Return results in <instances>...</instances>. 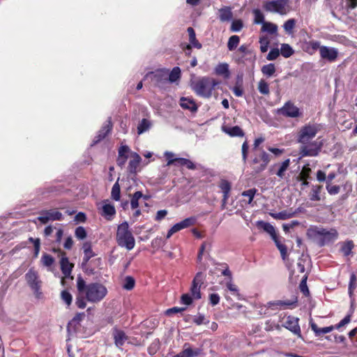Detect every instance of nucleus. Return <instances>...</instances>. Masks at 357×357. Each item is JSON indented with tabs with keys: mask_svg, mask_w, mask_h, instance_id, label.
<instances>
[{
	"mask_svg": "<svg viewBox=\"0 0 357 357\" xmlns=\"http://www.w3.org/2000/svg\"><path fill=\"white\" fill-rule=\"evenodd\" d=\"M86 299L84 296L79 294L76 298L75 304L79 309H84L86 306Z\"/></svg>",
	"mask_w": 357,
	"mask_h": 357,
	"instance_id": "nucleus-60",
	"label": "nucleus"
},
{
	"mask_svg": "<svg viewBox=\"0 0 357 357\" xmlns=\"http://www.w3.org/2000/svg\"><path fill=\"white\" fill-rule=\"evenodd\" d=\"M298 318L289 316L283 326L289 330L294 334L297 335L299 337H301V328L298 324Z\"/></svg>",
	"mask_w": 357,
	"mask_h": 357,
	"instance_id": "nucleus-17",
	"label": "nucleus"
},
{
	"mask_svg": "<svg viewBox=\"0 0 357 357\" xmlns=\"http://www.w3.org/2000/svg\"><path fill=\"white\" fill-rule=\"evenodd\" d=\"M278 29V27L275 24L271 22H266L263 23L261 31L262 32H266L269 34H276Z\"/></svg>",
	"mask_w": 357,
	"mask_h": 357,
	"instance_id": "nucleus-32",
	"label": "nucleus"
},
{
	"mask_svg": "<svg viewBox=\"0 0 357 357\" xmlns=\"http://www.w3.org/2000/svg\"><path fill=\"white\" fill-rule=\"evenodd\" d=\"M257 192L255 188H251L248 190L243 191L241 194L242 197L245 199L243 200L246 204H250L252 202L254 197Z\"/></svg>",
	"mask_w": 357,
	"mask_h": 357,
	"instance_id": "nucleus-34",
	"label": "nucleus"
},
{
	"mask_svg": "<svg viewBox=\"0 0 357 357\" xmlns=\"http://www.w3.org/2000/svg\"><path fill=\"white\" fill-rule=\"evenodd\" d=\"M243 22L241 20H236L231 22V31L234 32H238L243 28Z\"/></svg>",
	"mask_w": 357,
	"mask_h": 357,
	"instance_id": "nucleus-61",
	"label": "nucleus"
},
{
	"mask_svg": "<svg viewBox=\"0 0 357 357\" xmlns=\"http://www.w3.org/2000/svg\"><path fill=\"white\" fill-rule=\"evenodd\" d=\"M165 158L167 159V166H170L172 165H174L176 162V158L174 155L175 154L170 151H165L164 153Z\"/></svg>",
	"mask_w": 357,
	"mask_h": 357,
	"instance_id": "nucleus-59",
	"label": "nucleus"
},
{
	"mask_svg": "<svg viewBox=\"0 0 357 357\" xmlns=\"http://www.w3.org/2000/svg\"><path fill=\"white\" fill-rule=\"evenodd\" d=\"M215 73L218 75L223 76L225 78H229L230 72L229 65L227 63H220L215 68Z\"/></svg>",
	"mask_w": 357,
	"mask_h": 357,
	"instance_id": "nucleus-29",
	"label": "nucleus"
},
{
	"mask_svg": "<svg viewBox=\"0 0 357 357\" xmlns=\"http://www.w3.org/2000/svg\"><path fill=\"white\" fill-rule=\"evenodd\" d=\"M222 130L224 132H225L230 137H243L244 136V132L238 126H235L233 127L224 126L222 127Z\"/></svg>",
	"mask_w": 357,
	"mask_h": 357,
	"instance_id": "nucleus-25",
	"label": "nucleus"
},
{
	"mask_svg": "<svg viewBox=\"0 0 357 357\" xmlns=\"http://www.w3.org/2000/svg\"><path fill=\"white\" fill-rule=\"evenodd\" d=\"M111 197L115 201H119L121 198V188L119 183V179L113 185L111 192Z\"/></svg>",
	"mask_w": 357,
	"mask_h": 357,
	"instance_id": "nucleus-43",
	"label": "nucleus"
},
{
	"mask_svg": "<svg viewBox=\"0 0 357 357\" xmlns=\"http://www.w3.org/2000/svg\"><path fill=\"white\" fill-rule=\"evenodd\" d=\"M308 235L314 238V241L320 246L335 241L338 237L336 229H326L324 228L315 227L310 229L307 232Z\"/></svg>",
	"mask_w": 357,
	"mask_h": 357,
	"instance_id": "nucleus-2",
	"label": "nucleus"
},
{
	"mask_svg": "<svg viewBox=\"0 0 357 357\" xmlns=\"http://www.w3.org/2000/svg\"><path fill=\"white\" fill-rule=\"evenodd\" d=\"M116 214V209L113 204H110L109 200L102 202L101 215L107 220H111Z\"/></svg>",
	"mask_w": 357,
	"mask_h": 357,
	"instance_id": "nucleus-19",
	"label": "nucleus"
},
{
	"mask_svg": "<svg viewBox=\"0 0 357 357\" xmlns=\"http://www.w3.org/2000/svg\"><path fill=\"white\" fill-rule=\"evenodd\" d=\"M62 218V213L55 209L42 211L38 217V220L43 224H46L49 221L61 220Z\"/></svg>",
	"mask_w": 357,
	"mask_h": 357,
	"instance_id": "nucleus-11",
	"label": "nucleus"
},
{
	"mask_svg": "<svg viewBox=\"0 0 357 357\" xmlns=\"http://www.w3.org/2000/svg\"><path fill=\"white\" fill-rule=\"evenodd\" d=\"M151 127V123L146 119H143L137 126V133L142 135L148 131Z\"/></svg>",
	"mask_w": 357,
	"mask_h": 357,
	"instance_id": "nucleus-35",
	"label": "nucleus"
},
{
	"mask_svg": "<svg viewBox=\"0 0 357 357\" xmlns=\"http://www.w3.org/2000/svg\"><path fill=\"white\" fill-rule=\"evenodd\" d=\"M201 351L200 349H192L188 344H185L183 350L174 357H196L201 354Z\"/></svg>",
	"mask_w": 357,
	"mask_h": 357,
	"instance_id": "nucleus-23",
	"label": "nucleus"
},
{
	"mask_svg": "<svg viewBox=\"0 0 357 357\" xmlns=\"http://www.w3.org/2000/svg\"><path fill=\"white\" fill-rule=\"evenodd\" d=\"M264 9L269 13L285 15L290 11L289 0L267 1L263 5Z\"/></svg>",
	"mask_w": 357,
	"mask_h": 357,
	"instance_id": "nucleus-6",
	"label": "nucleus"
},
{
	"mask_svg": "<svg viewBox=\"0 0 357 357\" xmlns=\"http://www.w3.org/2000/svg\"><path fill=\"white\" fill-rule=\"evenodd\" d=\"M321 144L317 141L309 142L306 144H301L300 155L301 157L317 156L320 152Z\"/></svg>",
	"mask_w": 357,
	"mask_h": 357,
	"instance_id": "nucleus-9",
	"label": "nucleus"
},
{
	"mask_svg": "<svg viewBox=\"0 0 357 357\" xmlns=\"http://www.w3.org/2000/svg\"><path fill=\"white\" fill-rule=\"evenodd\" d=\"M24 278L27 285L33 292L36 298H40L43 294L41 291L43 282L40 278L38 272L33 268H31L26 273Z\"/></svg>",
	"mask_w": 357,
	"mask_h": 357,
	"instance_id": "nucleus-5",
	"label": "nucleus"
},
{
	"mask_svg": "<svg viewBox=\"0 0 357 357\" xmlns=\"http://www.w3.org/2000/svg\"><path fill=\"white\" fill-rule=\"evenodd\" d=\"M61 269L66 278L70 276L73 264L70 263L68 257L64 252H62L61 259L60 261Z\"/></svg>",
	"mask_w": 357,
	"mask_h": 357,
	"instance_id": "nucleus-21",
	"label": "nucleus"
},
{
	"mask_svg": "<svg viewBox=\"0 0 357 357\" xmlns=\"http://www.w3.org/2000/svg\"><path fill=\"white\" fill-rule=\"evenodd\" d=\"M257 226L268 233L271 236V238H274V236L277 234L274 227L268 222H266L262 220L257 221Z\"/></svg>",
	"mask_w": 357,
	"mask_h": 357,
	"instance_id": "nucleus-28",
	"label": "nucleus"
},
{
	"mask_svg": "<svg viewBox=\"0 0 357 357\" xmlns=\"http://www.w3.org/2000/svg\"><path fill=\"white\" fill-rule=\"evenodd\" d=\"M310 326L312 330L314 331L315 335L317 336L321 335L322 334H326L331 332L334 329L333 326L324 327V328H319L317 325L314 323H311Z\"/></svg>",
	"mask_w": 357,
	"mask_h": 357,
	"instance_id": "nucleus-31",
	"label": "nucleus"
},
{
	"mask_svg": "<svg viewBox=\"0 0 357 357\" xmlns=\"http://www.w3.org/2000/svg\"><path fill=\"white\" fill-rule=\"evenodd\" d=\"M192 321L197 326L202 324H207L209 323V320L207 319L203 314L200 313H198L197 315L194 316Z\"/></svg>",
	"mask_w": 357,
	"mask_h": 357,
	"instance_id": "nucleus-51",
	"label": "nucleus"
},
{
	"mask_svg": "<svg viewBox=\"0 0 357 357\" xmlns=\"http://www.w3.org/2000/svg\"><path fill=\"white\" fill-rule=\"evenodd\" d=\"M328 194L331 195H335L340 192V187L339 185H333L331 183H328L326 187Z\"/></svg>",
	"mask_w": 357,
	"mask_h": 357,
	"instance_id": "nucleus-62",
	"label": "nucleus"
},
{
	"mask_svg": "<svg viewBox=\"0 0 357 357\" xmlns=\"http://www.w3.org/2000/svg\"><path fill=\"white\" fill-rule=\"evenodd\" d=\"M112 335L115 346L121 350L123 349V346L126 342L132 343L130 341V337L126 334V333L117 327H114L112 328Z\"/></svg>",
	"mask_w": 357,
	"mask_h": 357,
	"instance_id": "nucleus-13",
	"label": "nucleus"
},
{
	"mask_svg": "<svg viewBox=\"0 0 357 357\" xmlns=\"http://www.w3.org/2000/svg\"><path fill=\"white\" fill-rule=\"evenodd\" d=\"M254 14V23L257 24H261L263 25V23L266 22L264 20V15L261 13V11L259 9H255L253 10Z\"/></svg>",
	"mask_w": 357,
	"mask_h": 357,
	"instance_id": "nucleus-47",
	"label": "nucleus"
},
{
	"mask_svg": "<svg viewBox=\"0 0 357 357\" xmlns=\"http://www.w3.org/2000/svg\"><path fill=\"white\" fill-rule=\"evenodd\" d=\"M188 32L189 34V40L190 43V46H193L194 47H196L197 49L202 48V45L198 42V40L196 39V35L194 29L192 27L188 28Z\"/></svg>",
	"mask_w": 357,
	"mask_h": 357,
	"instance_id": "nucleus-37",
	"label": "nucleus"
},
{
	"mask_svg": "<svg viewBox=\"0 0 357 357\" xmlns=\"http://www.w3.org/2000/svg\"><path fill=\"white\" fill-rule=\"evenodd\" d=\"M61 298L62 301L68 305H70L73 300L72 295L66 290H63L61 293Z\"/></svg>",
	"mask_w": 357,
	"mask_h": 357,
	"instance_id": "nucleus-58",
	"label": "nucleus"
},
{
	"mask_svg": "<svg viewBox=\"0 0 357 357\" xmlns=\"http://www.w3.org/2000/svg\"><path fill=\"white\" fill-rule=\"evenodd\" d=\"M181 70L178 67H174L170 73L167 75V80L169 82H175L180 79Z\"/></svg>",
	"mask_w": 357,
	"mask_h": 357,
	"instance_id": "nucleus-42",
	"label": "nucleus"
},
{
	"mask_svg": "<svg viewBox=\"0 0 357 357\" xmlns=\"http://www.w3.org/2000/svg\"><path fill=\"white\" fill-rule=\"evenodd\" d=\"M220 84V82L214 78L203 77L193 84L192 88L198 96L208 98L211 97L215 87Z\"/></svg>",
	"mask_w": 357,
	"mask_h": 357,
	"instance_id": "nucleus-3",
	"label": "nucleus"
},
{
	"mask_svg": "<svg viewBox=\"0 0 357 357\" xmlns=\"http://www.w3.org/2000/svg\"><path fill=\"white\" fill-rule=\"evenodd\" d=\"M77 288L79 294L85 296L87 301L96 303L101 301L107 295V289L99 282L86 284L82 277L77 279Z\"/></svg>",
	"mask_w": 357,
	"mask_h": 357,
	"instance_id": "nucleus-1",
	"label": "nucleus"
},
{
	"mask_svg": "<svg viewBox=\"0 0 357 357\" xmlns=\"http://www.w3.org/2000/svg\"><path fill=\"white\" fill-rule=\"evenodd\" d=\"M75 235L78 239H84L86 236V232L83 227H78L75 229Z\"/></svg>",
	"mask_w": 357,
	"mask_h": 357,
	"instance_id": "nucleus-63",
	"label": "nucleus"
},
{
	"mask_svg": "<svg viewBox=\"0 0 357 357\" xmlns=\"http://www.w3.org/2000/svg\"><path fill=\"white\" fill-rule=\"evenodd\" d=\"M321 46L319 41L312 40L305 42L303 50L307 54L312 55L317 50L320 51Z\"/></svg>",
	"mask_w": 357,
	"mask_h": 357,
	"instance_id": "nucleus-24",
	"label": "nucleus"
},
{
	"mask_svg": "<svg viewBox=\"0 0 357 357\" xmlns=\"http://www.w3.org/2000/svg\"><path fill=\"white\" fill-rule=\"evenodd\" d=\"M240 42V38L238 36L234 35L231 36L228 40L227 47L229 51H232L235 50L238 45Z\"/></svg>",
	"mask_w": 357,
	"mask_h": 357,
	"instance_id": "nucleus-45",
	"label": "nucleus"
},
{
	"mask_svg": "<svg viewBox=\"0 0 357 357\" xmlns=\"http://www.w3.org/2000/svg\"><path fill=\"white\" fill-rule=\"evenodd\" d=\"M280 52L284 58H289L294 54V51L289 44L284 43L281 45Z\"/></svg>",
	"mask_w": 357,
	"mask_h": 357,
	"instance_id": "nucleus-44",
	"label": "nucleus"
},
{
	"mask_svg": "<svg viewBox=\"0 0 357 357\" xmlns=\"http://www.w3.org/2000/svg\"><path fill=\"white\" fill-rule=\"evenodd\" d=\"M290 165V159H286L281 163H277L272 165L269 172L271 174L277 175L280 179L284 178L285 172Z\"/></svg>",
	"mask_w": 357,
	"mask_h": 357,
	"instance_id": "nucleus-15",
	"label": "nucleus"
},
{
	"mask_svg": "<svg viewBox=\"0 0 357 357\" xmlns=\"http://www.w3.org/2000/svg\"><path fill=\"white\" fill-rule=\"evenodd\" d=\"M248 46L247 45H242L240 46V47L238 49L236 52V61L238 63H242L243 62V58L245 55H247L249 53Z\"/></svg>",
	"mask_w": 357,
	"mask_h": 357,
	"instance_id": "nucleus-39",
	"label": "nucleus"
},
{
	"mask_svg": "<svg viewBox=\"0 0 357 357\" xmlns=\"http://www.w3.org/2000/svg\"><path fill=\"white\" fill-rule=\"evenodd\" d=\"M310 173H311V169L309 167V165H305L303 167V169L298 176V178L300 180H307L310 178Z\"/></svg>",
	"mask_w": 357,
	"mask_h": 357,
	"instance_id": "nucleus-56",
	"label": "nucleus"
},
{
	"mask_svg": "<svg viewBox=\"0 0 357 357\" xmlns=\"http://www.w3.org/2000/svg\"><path fill=\"white\" fill-rule=\"evenodd\" d=\"M239 79V84L237 83L236 86H234L231 90L234 93V94L236 96V97H241L243 94V89H242V86H241V83H242V77H238Z\"/></svg>",
	"mask_w": 357,
	"mask_h": 357,
	"instance_id": "nucleus-57",
	"label": "nucleus"
},
{
	"mask_svg": "<svg viewBox=\"0 0 357 357\" xmlns=\"http://www.w3.org/2000/svg\"><path fill=\"white\" fill-rule=\"evenodd\" d=\"M176 166H185L188 169H195L196 165L190 160L183 158H176V162L175 164Z\"/></svg>",
	"mask_w": 357,
	"mask_h": 357,
	"instance_id": "nucleus-38",
	"label": "nucleus"
},
{
	"mask_svg": "<svg viewBox=\"0 0 357 357\" xmlns=\"http://www.w3.org/2000/svg\"><path fill=\"white\" fill-rule=\"evenodd\" d=\"M261 72L264 75L271 77L275 72V66L273 63H268L267 65H264L261 68Z\"/></svg>",
	"mask_w": 357,
	"mask_h": 357,
	"instance_id": "nucleus-48",
	"label": "nucleus"
},
{
	"mask_svg": "<svg viewBox=\"0 0 357 357\" xmlns=\"http://www.w3.org/2000/svg\"><path fill=\"white\" fill-rule=\"evenodd\" d=\"M219 188L222 190L223 196H225V197H229L231 185L228 181L225 179L221 180L219 184Z\"/></svg>",
	"mask_w": 357,
	"mask_h": 357,
	"instance_id": "nucleus-40",
	"label": "nucleus"
},
{
	"mask_svg": "<svg viewBox=\"0 0 357 357\" xmlns=\"http://www.w3.org/2000/svg\"><path fill=\"white\" fill-rule=\"evenodd\" d=\"M135 284V281L134 278L131 276H126L124 280V283L123 284V289L126 290H131L134 288Z\"/></svg>",
	"mask_w": 357,
	"mask_h": 357,
	"instance_id": "nucleus-55",
	"label": "nucleus"
},
{
	"mask_svg": "<svg viewBox=\"0 0 357 357\" xmlns=\"http://www.w3.org/2000/svg\"><path fill=\"white\" fill-rule=\"evenodd\" d=\"M260 50L264 53L267 52L270 44V40L267 36H261L259 38Z\"/></svg>",
	"mask_w": 357,
	"mask_h": 357,
	"instance_id": "nucleus-52",
	"label": "nucleus"
},
{
	"mask_svg": "<svg viewBox=\"0 0 357 357\" xmlns=\"http://www.w3.org/2000/svg\"><path fill=\"white\" fill-rule=\"evenodd\" d=\"M41 262L43 266L50 267L54 264V259L51 255L44 253L41 257Z\"/></svg>",
	"mask_w": 357,
	"mask_h": 357,
	"instance_id": "nucleus-53",
	"label": "nucleus"
},
{
	"mask_svg": "<svg viewBox=\"0 0 357 357\" xmlns=\"http://www.w3.org/2000/svg\"><path fill=\"white\" fill-rule=\"evenodd\" d=\"M130 148L126 145L121 146L119 148L116 160L119 167H123L126 165L128 158H130Z\"/></svg>",
	"mask_w": 357,
	"mask_h": 357,
	"instance_id": "nucleus-18",
	"label": "nucleus"
},
{
	"mask_svg": "<svg viewBox=\"0 0 357 357\" xmlns=\"http://www.w3.org/2000/svg\"><path fill=\"white\" fill-rule=\"evenodd\" d=\"M112 128V124L111 121V118H109L108 120L105 123L102 128L98 132V135L95 137L93 140V144H97L101 140H102L111 131Z\"/></svg>",
	"mask_w": 357,
	"mask_h": 357,
	"instance_id": "nucleus-20",
	"label": "nucleus"
},
{
	"mask_svg": "<svg viewBox=\"0 0 357 357\" xmlns=\"http://www.w3.org/2000/svg\"><path fill=\"white\" fill-rule=\"evenodd\" d=\"M278 114L289 118H297L302 116L300 109L291 101H288L278 109Z\"/></svg>",
	"mask_w": 357,
	"mask_h": 357,
	"instance_id": "nucleus-10",
	"label": "nucleus"
},
{
	"mask_svg": "<svg viewBox=\"0 0 357 357\" xmlns=\"http://www.w3.org/2000/svg\"><path fill=\"white\" fill-rule=\"evenodd\" d=\"M280 55V51L278 48H274L271 50L268 55L266 56V59L268 61H274Z\"/></svg>",
	"mask_w": 357,
	"mask_h": 357,
	"instance_id": "nucleus-64",
	"label": "nucleus"
},
{
	"mask_svg": "<svg viewBox=\"0 0 357 357\" xmlns=\"http://www.w3.org/2000/svg\"><path fill=\"white\" fill-rule=\"evenodd\" d=\"M83 250H84V258L83 261L84 263H87L89 260L94 256V252L91 249V245L90 243L86 242L83 245Z\"/></svg>",
	"mask_w": 357,
	"mask_h": 357,
	"instance_id": "nucleus-33",
	"label": "nucleus"
},
{
	"mask_svg": "<svg viewBox=\"0 0 357 357\" xmlns=\"http://www.w3.org/2000/svg\"><path fill=\"white\" fill-rule=\"evenodd\" d=\"M258 90H259V93L263 95H268L270 93L269 86H268V83L264 79H261L259 82Z\"/></svg>",
	"mask_w": 357,
	"mask_h": 357,
	"instance_id": "nucleus-50",
	"label": "nucleus"
},
{
	"mask_svg": "<svg viewBox=\"0 0 357 357\" xmlns=\"http://www.w3.org/2000/svg\"><path fill=\"white\" fill-rule=\"evenodd\" d=\"M321 126L317 123H307L301 127L298 134V142L306 144L312 139L320 130Z\"/></svg>",
	"mask_w": 357,
	"mask_h": 357,
	"instance_id": "nucleus-8",
	"label": "nucleus"
},
{
	"mask_svg": "<svg viewBox=\"0 0 357 357\" xmlns=\"http://www.w3.org/2000/svg\"><path fill=\"white\" fill-rule=\"evenodd\" d=\"M271 161V156L264 150L259 149L255 154L252 162L251 167L255 174L263 172Z\"/></svg>",
	"mask_w": 357,
	"mask_h": 357,
	"instance_id": "nucleus-7",
	"label": "nucleus"
},
{
	"mask_svg": "<svg viewBox=\"0 0 357 357\" xmlns=\"http://www.w3.org/2000/svg\"><path fill=\"white\" fill-rule=\"evenodd\" d=\"M116 240L120 247L125 248L128 250L134 248L135 240L127 222H123L118 226Z\"/></svg>",
	"mask_w": 357,
	"mask_h": 357,
	"instance_id": "nucleus-4",
	"label": "nucleus"
},
{
	"mask_svg": "<svg viewBox=\"0 0 357 357\" xmlns=\"http://www.w3.org/2000/svg\"><path fill=\"white\" fill-rule=\"evenodd\" d=\"M200 287L201 286L192 283L190 288L191 296L195 300L201 298Z\"/></svg>",
	"mask_w": 357,
	"mask_h": 357,
	"instance_id": "nucleus-54",
	"label": "nucleus"
},
{
	"mask_svg": "<svg viewBox=\"0 0 357 357\" xmlns=\"http://www.w3.org/2000/svg\"><path fill=\"white\" fill-rule=\"evenodd\" d=\"M130 158L128 170L130 173H135L142 161V158L138 153L133 151H130Z\"/></svg>",
	"mask_w": 357,
	"mask_h": 357,
	"instance_id": "nucleus-22",
	"label": "nucleus"
},
{
	"mask_svg": "<svg viewBox=\"0 0 357 357\" xmlns=\"http://www.w3.org/2000/svg\"><path fill=\"white\" fill-rule=\"evenodd\" d=\"M168 73L165 70H157L146 74V77H150L153 84L158 86H162L167 82Z\"/></svg>",
	"mask_w": 357,
	"mask_h": 357,
	"instance_id": "nucleus-16",
	"label": "nucleus"
},
{
	"mask_svg": "<svg viewBox=\"0 0 357 357\" xmlns=\"http://www.w3.org/2000/svg\"><path fill=\"white\" fill-rule=\"evenodd\" d=\"M180 105L183 109H188L192 112L197 110V106L192 99L183 97L180 99Z\"/></svg>",
	"mask_w": 357,
	"mask_h": 357,
	"instance_id": "nucleus-26",
	"label": "nucleus"
},
{
	"mask_svg": "<svg viewBox=\"0 0 357 357\" xmlns=\"http://www.w3.org/2000/svg\"><path fill=\"white\" fill-rule=\"evenodd\" d=\"M143 197L142 192H135L131 199L130 205L132 209L137 208L139 206V199Z\"/></svg>",
	"mask_w": 357,
	"mask_h": 357,
	"instance_id": "nucleus-49",
	"label": "nucleus"
},
{
	"mask_svg": "<svg viewBox=\"0 0 357 357\" xmlns=\"http://www.w3.org/2000/svg\"><path fill=\"white\" fill-rule=\"evenodd\" d=\"M322 190V186L319 185H313L312 186L311 191L309 197L311 201H320L321 199V192Z\"/></svg>",
	"mask_w": 357,
	"mask_h": 357,
	"instance_id": "nucleus-30",
	"label": "nucleus"
},
{
	"mask_svg": "<svg viewBox=\"0 0 357 357\" xmlns=\"http://www.w3.org/2000/svg\"><path fill=\"white\" fill-rule=\"evenodd\" d=\"M319 54L322 60L333 63L339 56V51L335 47L322 45L320 48Z\"/></svg>",
	"mask_w": 357,
	"mask_h": 357,
	"instance_id": "nucleus-12",
	"label": "nucleus"
},
{
	"mask_svg": "<svg viewBox=\"0 0 357 357\" xmlns=\"http://www.w3.org/2000/svg\"><path fill=\"white\" fill-rule=\"evenodd\" d=\"M296 212H289L287 211H283L276 213H271V215L276 220H287L294 217Z\"/></svg>",
	"mask_w": 357,
	"mask_h": 357,
	"instance_id": "nucleus-36",
	"label": "nucleus"
},
{
	"mask_svg": "<svg viewBox=\"0 0 357 357\" xmlns=\"http://www.w3.org/2000/svg\"><path fill=\"white\" fill-rule=\"evenodd\" d=\"M296 24V21L295 19H289L284 23L283 28L288 34H291L293 33V30L295 28Z\"/></svg>",
	"mask_w": 357,
	"mask_h": 357,
	"instance_id": "nucleus-46",
	"label": "nucleus"
},
{
	"mask_svg": "<svg viewBox=\"0 0 357 357\" xmlns=\"http://www.w3.org/2000/svg\"><path fill=\"white\" fill-rule=\"evenodd\" d=\"M354 247L353 241H347L342 243L340 250L344 256H349L351 254Z\"/></svg>",
	"mask_w": 357,
	"mask_h": 357,
	"instance_id": "nucleus-41",
	"label": "nucleus"
},
{
	"mask_svg": "<svg viewBox=\"0 0 357 357\" xmlns=\"http://www.w3.org/2000/svg\"><path fill=\"white\" fill-rule=\"evenodd\" d=\"M219 19L221 22H228L232 19L233 14L231 7L225 6L218 10Z\"/></svg>",
	"mask_w": 357,
	"mask_h": 357,
	"instance_id": "nucleus-27",
	"label": "nucleus"
},
{
	"mask_svg": "<svg viewBox=\"0 0 357 357\" xmlns=\"http://www.w3.org/2000/svg\"><path fill=\"white\" fill-rule=\"evenodd\" d=\"M196 222V218L194 217L187 218L182 221L174 225L168 231L167 234V238H169L174 234L193 226Z\"/></svg>",
	"mask_w": 357,
	"mask_h": 357,
	"instance_id": "nucleus-14",
	"label": "nucleus"
}]
</instances>
